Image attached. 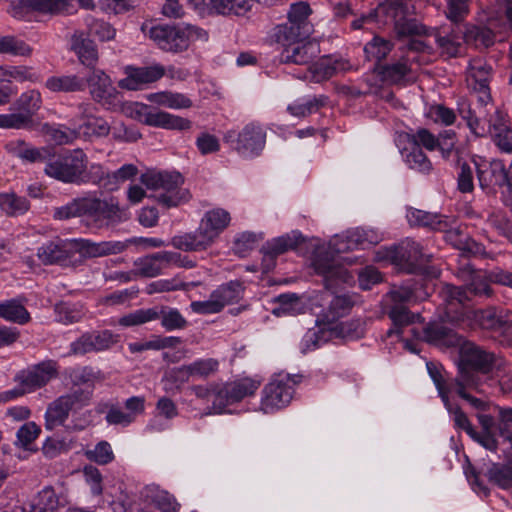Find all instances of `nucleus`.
<instances>
[{
  "label": "nucleus",
  "instance_id": "obj_1",
  "mask_svg": "<svg viewBox=\"0 0 512 512\" xmlns=\"http://www.w3.org/2000/svg\"><path fill=\"white\" fill-rule=\"evenodd\" d=\"M381 240L382 237L377 231L364 228H357L341 236H335L328 247L322 246L316 249L312 260L314 270L323 276L328 289L338 283H350L353 277L343 265L348 258L341 257L340 254L357 247L366 248L375 245Z\"/></svg>",
  "mask_w": 512,
  "mask_h": 512
},
{
  "label": "nucleus",
  "instance_id": "obj_2",
  "mask_svg": "<svg viewBox=\"0 0 512 512\" xmlns=\"http://www.w3.org/2000/svg\"><path fill=\"white\" fill-rule=\"evenodd\" d=\"M439 295L445 304L446 321L468 327L479 326L483 329L499 331L512 324V311L501 307H488L481 310H470L464 303L470 298L462 288L451 284H443Z\"/></svg>",
  "mask_w": 512,
  "mask_h": 512
},
{
  "label": "nucleus",
  "instance_id": "obj_3",
  "mask_svg": "<svg viewBox=\"0 0 512 512\" xmlns=\"http://www.w3.org/2000/svg\"><path fill=\"white\" fill-rule=\"evenodd\" d=\"M53 217L57 220L81 217L88 225L101 228L126 221L129 218V213L120 206L116 198L102 199L96 193L90 192L55 208Z\"/></svg>",
  "mask_w": 512,
  "mask_h": 512
},
{
  "label": "nucleus",
  "instance_id": "obj_4",
  "mask_svg": "<svg viewBox=\"0 0 512 512\" xmlns=\"http://www.w3.org/2000/svg\"><path fill=\"white\" fill-rule=\"evenodd\" d=\"M142 32L166 52L186 51L192 43L207 42L208 32L196 25L182 23L177 25H142Z\"/></svg>",
  "mask_w": 512,
  "mask_h": 512
},
{
  "label": "nucleus",
  "instance_id": "obj_5",
  "mask_svg": "<svg viewBox=\"0 0 512 512\" xmlns=\"http://www.w3.org/2000/svg\"><path fill=\"white\" fill-rule=\"evenodd\" d=\"M140 181L147 189L159 191L157 201L166 208L176 207L189 200L188 190L181 187L183 179L179 173L148 171Z\"/></svg>",
  "mask_w": 512,
  "mask_h": 512
},
{
  "label": "nucleus",
  "instance_id": "obj_6",
  "mask_svg": "<svg viewBox=\"0 0 512 512\" xmlns=\"http://www.w3.org/2000/svg\"><path fill=\"white\" fill-rule=\"evenodd\" d=\"M87 169V156L81 149L50 159L44 168L47 176L63 183L81 184Z\"/></svg>",
  "mask_w": 512,
  "mask_h": 512
},
{
  "label": "nucleus",
  "instance_id": "obj_7",
  "mask_svg": "<svg viewBox=\"0 0 512 512\" xmlns=\"http://www.w3.org/2000/svg\"><path fill=\"white\" fill-rule=\"evenodd\" d=\"M124 113L145 125L168 130H188L192 123L190 120L165 111L156 110L147 104L130 102L123 107Z\"/></svg>",
  "mask_w": 512,
  "mask_h": 512
},
{
  "label": "nucleus",
  "instance_id": "obj_8",
  "mask_svg": "<svg viewBox=\"0 0 512 512\" xmlns=\"http://www.w3.org/2000/svg\"><path fill=\"white\" fill-rule=\"evenodd\" d=\"M92 389L77 388L49 404L45 413V428L53 430L68 419L71 411H77L90 403Z\"/></svg>",
  "mask_w": 512,
  "mask_h": 512
},
{
  "label": "nucleus",
  "instance_id": "obj_9",
  "mask_svg": "<svg viewBox=\"0 0 512 512\" xmlns=\"http://www.w3.org/2000/svg\"><path fill=\"white\" fill-rule=\"evenodd\" d=\"M160 319L162 327L167 331L184 329L188 322L176 308L169 306L138 309L121 317L118 323L130 327Z\"/></svg>",
  "mask_w": 512,
  "mask_h": 512
},
{
  "label": "nucleus",
  "instance_id": "obj_10",
  "mask_svg": "<svg viewBox=\"0 0 512 512\" xmlns=\"http://www.w3.org/2000/svg\"><path fill=\"white\" fill-rule=\"evenodd\" d=\"M57 364L54 361H44L27 370L21 371L16 379L20 388L7 390L0 393V402L13 400L25 393L32 392L45 386L49 381L57 376Z\"/></svg>",
  "mask_w": 512,
  "mask_h": 512
},
{
  "label": "nucleus",
  "instance_id": "obj_11",
  "mask_svg": "<svg viewBox=\"0 0 512 512\" xmlns=\"http://www.w3.org/2000/svg\"><path fill=\"white\" fill-rule=\"evenodd\" d=\"M496 364V357L473 342L465 341L460 347V363L458 374L463 372L482 379L483 382L491 380L490 372Z\"/></svg>",
  "mask_w": 512,
  "mask_h": 512
},
{
  "label": "nucleus",
  "instance_id": "obj_12",
  "mask_svg": "<svg viewBox=\"0 0 512 512\" xmlns=\"http://www.w3.org/2000/svg\"><path fill=\"white\" fill-rule=\"evenodd\" d=\"M297 383L296 376L282 373L275 375L262 390L260 409L270 414L286 407L293 398Z\"/></svg>",
  "mask_w": 512,
  "mask_h": 512
},
{
  "label": "nucleus",
  "instance_id": "obj_13",
  "mask_svg": "<svg viewBox=\"0 0 512 512\" xmlns=\"http://www.w3.org/2000/svg\"><path fill=\"white\" fill-rule=\"evenodd\" d=\"M261 379L243 377L234 381L226 382L216 392V396L207 414H222L226 412L229 405L242 401L252 396L261 385Z\"/></svg>",
  "mask_w": 512,
  "mask_h": 512
},
{
  "label": "nucleus",
  "instance_id": "obj_14",
  "mask_svg": "<svg viewBox=\"0 0 512 512\" xmlns=\"http://www.w3.org/2000/svg\"><path fill=\"white\" fill-rule=\"evenodd\" d=\"M311 8L306 2H297L290 6L288 21L276 28L277 41L300 39L309 37L313 32V25L309 21Z\"/></svg>",
  "mask_w": 512,
  "mask_h": 512
},
{
  "label": "nucleus",
  "instance_id": "obj_15",
  "mask_svg": "<svg viewBox=\"0 0 512 512\" xmlns=\"http://www.w3.org/2000/svg\"><path fill=\"white\" fill-rule=\"evenodd\" d=\"M242 295V284L238 281H230L218 286L210 294L209 299L191 302L190 308L197 314H215L221 312L225 306L239 302Z\"/></svg>",
  "mask_w": 512,
  "mask_h": 512
},
{
  "label": "nucleus",
  "instance_id": "obj_16",
  "mask_svg": "<svg viewBox=\"0 0 512 512\" xmlns=\"http://www.w3.org/2000/svg\"><path fill=\"white\" fill-rule=\"evenodd\" d=\"M85 87L88 86L91 97L105 109L114 110L120 104L119 92L113 86L109 75L102 69L91 68L90 73L84 79Z\"/></svg>",
  "mask_w": 512,
  "mask_h": 512
},
{
  "label": "nucleus",
  "instance_id": "obj_17",
  "mask_svg": "<svg viewBox=\"0 0 512 512\" xmlns=\"http://www.w3.org/2000/svg\"><path fill=\"white\" fill-rule=\"evenodd\" d=\"M17 104L22 112L0 114V128L20 129L31 122V117L40 109L42 97L39 91L29 90L21 94Z\"/></svg>",
  "mask_w": 512,
  "mask_h": 512
},
{
  "label": "nucleus",
  "instance_id": "obj_18",
  "mask_svg": "<svg viewBox=\"0 0 512 512\" xmlns=\"http://www.w3.org/2000/svg\"><path fill=\"white\" fill-rule=\"evenodd\" d=\"M300 39L277 41L283 49L280 53V60L283 63L307 65L320 54V45L309 37Z\"/></svg>",
  "mask_w": 512,
  "mask_h": 512
},
{
  "label": "nucleus",
  "instance_id": "obj_19",
  "mask_svg": "<svg viewBox=\"0 0 512 512\" xmlns=\"http://www.w3.org/2000/svg\"><path fill=\"white\" fill-rule=\"evenodd\" d=\"M78 110V115L70 121V125L75 127L78 138L90 139L109 134L110 125L105 119L93 115L89 104L79 105Z\"/></svg>",
  "mask_w": 512,
  "mask_h": 512
},
{
  "label": "nucleus",
  "instance_id": "obj_20",
  "mask_svg": "<svg viewBox=\"0 0 512 512\" xmlns=\"http://www.w3.org/2000/svg\"><path fill=\"white\" fill-rule=\"evenodd\" d=\"M491 72V66L481 58L471 60L467 70V84L476 94L477 102L484 106L492 100L488 86Z\"/></svg>",
  "mask_w": 512,
  "mask_h": 512
},
{
  "label": "nucleus",
  "instance_id": "obj_21",
  "mask_svg": "<svg viewBox=\"0 0 512 512\" xmlns=\"http://www.w3.org/2000/svg\"><path fill=\"white\" fill-rule=\"evenodd\" d=\"M266 143V131L257 122H250L238 133L234 149L243 157L258 156Z\"/></svg>",
  "mask_w": 512,
  "mask_h": 512
},
{
  "label": "nucleus",
  "instance_id": "obj_22",
  "mask_svg": "<svg viewBox=\"0 0 512 512\" xmlns=\"http://www.w3.org/2000/svg\"><path fill=\"white\" fill-rule=\"evenodd\" d=\"M489 387V382H483L482 379L474 377L467 372L455 377V390L454 393L468 401L470 405L477 410H486L488 402L484 399L472 396L469 391H474L480 394H486Z\"/></svg>",
  "mask_w": 512,
  "mask_h": 512
},
{
  "label": "nucleus",
  "instance_id": "obj_23",
  "mask_svg": "<svg viewBox=\"0 0 512 512\" xmlns=\"http://www.w3.org/2000/svg\"><path fill=\"white\" fill-rule=\"evenodd\" d=\"M37 256L44 264H59L73 267L82 264L81 260L74 258L73 242H48L38 248Z\"/></svg>",
  "mask_w": 512,
  "mask_h": 512
},
{
  "label": "nucleus",
  "instance_id": "obj_24",
  "mask_svg": "<svg viewBox=\"0 0 512 512\" xmlns=\"http://www.w3.org/2000/svg\"><path fill=\"white\" fill-rule=\"evenodd\" d=\"M125 78L118 82V86L126 90H138L145 84L153 83L165 74L163 66L155 64L152 66L135 67L126 66L124 69Z\"/></svg>",
  "mask_w": 512,
  "mask_h": 512
},
{
  "label": "nucleus",
  "instance_id": "obj_25",
  "mask_svg": "<svg viewBox=\"0 0 512 512\" xmlns=\"http://www.w3.org/2000/svg\"><path fill=\"white\" fill-rule=\"evenodd\" d=\"M384 255L378 252L377 258L379 260H388L396 265L402 264H416L424 260H429V256L422 252V247L419 243L407 240L401 245L386 249Z\"/></svg>",
  "mask_w": 512,
  "mask_h": 512
},
{
  "label": "nucleus",
  "instance_id": "obj_26",
  "mask_svg": "<svg viewBox=\"0 0 512 512\" xmlns=\"http://www.w3.org/2000/svg\"><path fill=\"white\" fill-rule=\"evenodd\" d=\"M497 109L492 100L490 105L484 106L477 102L476 109L472 110L469 106L462 105L459 109L460 115L466 121L471 133L476 137H486L489 133V118L494 114Z\"/></svg>",
  "mask_w": 512,
  "mask_h": 512
},
{
  "label": "nucleus",
  "instance_id": "obj_27",
  "mask_svg": "<svg viewBox=\"0 0 512 512\" xmlns=\"http://www.w3.org/2000/svg\"><path fill=\"white\" fill-rule=\"evenodd\" d=\"M231 220L232 218L229 211L216 207L204 213L198 227L212 246L219 236L229 227Z\"/></svg>",
  "mask_w": 512,
  "mask_h": 512
},
{
  "label": "nucleus",
  "instance_id": "obj_28",
  "mask_svg": "<svg viewBox=\"0 0 512 512\" xmlns=\"http://www.w3.org/2000/svg\"><path fill=\"white\" fill-rule=\"evenodd\" d=\"M489 133L492 141L501 152L512 153V129L508 117L499 109L489 118Z\"/></svg>",
  "mask_w": 512,
  "mask_h": 512
},
{
  "label": "nucleus",
  "instance_id": "obj_29",
  "mask_svg": "<svg viewBox=\"0 0 512 512\" xmlns=\"http://www.w3.org/2000/svg\"><path fill=\"white\" fill-rule=\"evenodd\" d=\"M73 248L74 255L78 252L80 255L78 260L83 262V259L86 258L104 257L121 253L125 249V245L119 241L93 242L88 239H79L73 241Z\"/></svg>",
  "mask_w": 512,
  "mask_h": 512
},
{
  "label": "nucleus",
  "instance_id": "obj_30",
  "mask_svg": "<svg viewBox=\"0 0 512 512\" xmlns=\"http://www.w3.org/2000/svg\"><path fill=\"white\" fill-rule=\"evenodd\" d=\"M18 7L13 6V15L21 16L22 12L33 10L48 14H70L74 6L70 0H17Z\"/></svg>",
  "mask_w": 512,
  "mask_h": 512
},
{
  "label": "nucleus",
  "instance_id": "obj_31",
  "mask_svg": "<svg viewBox=\"0 0 512 512\" xmlns=\"http://www.w3.org/2000/svg\"><path fill=\"white\" fill-rule=\"evenodd\" d=\"M479 185L482 189L492 185L502 186L508 179L504 165L500 161L487 162L481 158L474 161Z\"/></svg>",
  "mask_w": 512,
  "mask_h": 512
},
{
  "label": "nucleus",
  "instance_id": "obj_32",
  "mask_svg": "<svg viewBox=\"0 0 512 512\" xmlns=\"http://www.w3.org/2000/svg\"><path fill=\"white\" fill-rule=\"evenodd\" d=\"M141 495L146 502L153 504L161 512H178L179 504L175 497L158 485H147Z\"/></svg>",
  "mask_w": 512,
  "mask_h": 512
},
{
  "label": "nucleus",
  "instance_id": "obj_33",
  "mask_svg": "<svg viewBox=\"0 0 512 512\" xmlns=\"http://www.w3.org/2000/svg\"><path fill=\"white\" fill-rule=\"evenodd\" d=\"M71 48L81 64L90 69L95 68L98 61V51L92 40L86 38L83 33H76L72 37Z\"/></svg>",
  "mask_w": 512,
  "mask_h": 512
},
{
  "label": "nucleus",
  "instance_id": "obj_34",
  "mask_svg": "<svg viewBox=\"0 0 512 512\" xmlns=\"http://www.w3.org/2000/svg\"><path fill=\"white\" fill-rule=\"evenodd\" d=\"M403 142L406 143V145L400 149V152L408 167L423 173L429 172L432 168V164L421 147H419L416 142Z\"/></svg>",
  "mask_w": 512,
  "mask_h": 512
},
{
  "label": "nucleus",
  "instance_id": "obj_35",
  "mask_svg": "<svg viewBox=\"0 0 512 512\" xmlns=\"http://www.w3.org/2000/svg\"><path fill=\"white\" fill-rule=\"evenodd\" d=\"M146 99L158 106L169 109H188L192 106V101L186 95L172 91H160L146 95Z\"/></svg>",
  "mask_w": 512,
  "mask_h": 512
},
{
  "label": "nucleus",
  "instance_id": "obj_36",
  "mask_svg": "<svg viewBox=\"0 0 512 512\" xmlns=\"http://www.w3.org/2000/svg\"><path fill=\"white\" fill-rule=\"evenodd\" d=\"M171 244L174 248L186 252L204 251L211 247V244L199 227L194 232L174 236L171 240Z\"/></svg>",
  "mask_w": 512,
  "mask_h": 512
},
{
  "label": "nucleus",
  "instance_id": "obj_37",
  "mask_svg": "<svg viewBox=\"0 0 512 512\" xmlns=\"http://www.w3.org/2000/svg\"><path fill=\"white\" fill-rule=\"evenodd\" d=\"M41 75L28 66H0V83L13 81L36 83L41 80Z\"/></svg>",
  "mask_w": 512,
  "mask_h": 512
},
{
  "label": "nucleus",
  "instance_id": "obj_38",
  "mask_svg": "<svg viewBox=\"0 0 512 512\" xmlns=\"http://www.w3.org/2000/svg\"><path fill=\"white\" fill-rule=\"evenodd\" d=\"M300 236L298 232L294 231L291 234L282 235L267 241L262 248L264 256L273 259L288 250L294 249L299 243Z\"/></svg>",
  "mask_w": 512,
  "mask_h": 512
},
{
  "label": "nucleus",
  "instance_id": "obj_39",
  "mask_svg": "<svg viewBox=\"0 0 512 512\" xmlns=\"http://www.w3.org/2000/svg\"><path fill=\"white\" fill-rule=\"evenodd\" d=\"M376 14L378 17L385 16L386 23H393L395 26H399L408 14L406 0H386L379 5Z\"/></svg>",
  "mask_w": 512,
  "mask_h": 512
},
{
  "label": "nucleus",
  "instance_id": "obj_40",
  "mask_svg": "<svg viewBox=\"0 0 512 512\" xmlns=\"http://www.w3.org/2000/svg\"><path fill=\"white\" fill-rule=\"evenodd\" d=\"M0 318L20 325L30 321V313L19 299L0 302Z\"/></svg>",
  "mask_w": 512,
  "mask_h": 512
},
{
  "label": "nucleus",
  "instance_id": "obj_41",
  "mask_svg": "<svg viewBox=\"0 0 512 512\" xmlns=\"http://www.w3.org/2000/svg\"><path fill=\"white\" fill-rule=\"evenodd\" d=\"M389 317L393 322V327L387 331V337L399 336L403 326L410 325L421 319L419 314L411 313L402 304H395L389 311Z\"/></svg>",
  "mask_w": 512,
  "mask_h": 512
},
{
  "label": "nucleus",
  "instance_id": "obj_42",
  "mask_svg": "<svg viewBox=\"0 0 512 512\" xmlns=\"http://www.w3.org/2000/svg\"><path fill=\"white\" fill-rule=\"evenodd\" d=\"M45 86L52 92H77L85 89L84 78L77 75L51 76Z\"/></svg>",
  "mask_w": 512,
  "mask_h": 512
},
{
  "label": "nucleus",
  "instance_id": "obj_43",
  "mask_svg": "<svg viewBox=\"0 0 512 512\" xmlns=\"http://www.w3.org/2000/svg\"><path fill=\"white\" fill-rule=\"evenodd\" d=\"M463 41L477 48H487L494 44L495 35L488 27L468 24L463 32Z\"/></svg>",
  "mask_w": 512,
  "mask_h": 512
},
{
  "label": "nucleus",
  "instance_id": "obj_44",
  "mask_svg": "<svg viewBox=\"0 0 512 512\" xmlns=\"http://www.w3.org/2000/svg\"><path fill=\"white\" fill-rule=\"evenodd\" d=\"M354 304L355 300L350 295L342 294L334 296L324 314L326 322L333 323L337 319L344 317L349 313Z\"/></svg>",
  "mask_w": 512,
  "mask_h": 512
},
{
  "label": "nucleus",
  "instance_id": "obj_45",
  "mask_svg": "<svg viewBox=\"0 0 512 512\" xmlns=\"http://www.w3.org/2000/svg\"><path fill=\"white\" fill-rule=\"evenodd\" d=\"M426 367L431 379L437 388L441 400H445L447 397H450L455 390V377H444L441 371V367L437 366L433 362H427Z\"/></svg>",
  "mask_w": 512,
  "mask_h": 512
},
{
  "label": "nucleus",
  "instance_id": "obj_46",
  "mask_svg": "<svg viewBox=\"0 0 512 512\" xmlns=\"http://www.w3.org/2000/svg\"><path fill=\"white\" fill-rule=\"evenodd\" d=\"M0 209L8 216H18L28 211L29 202L12 192L0 193Z\"/></svg>",
  "mask_w": 512,
  "mask_h": 512
},
{
  "label": "nucleus",
  "instance_id": "obj_47",
  "mask_svg": "<svg viewBox=\"0 0 512 512\" xmlns=\"http://www.w3.org/2000/svg\"><path fill=\"white\" fill-rule=\"evenodd\" d=\"M392 47L393 44L391 41L380 36H374L372 40L364 46V53L369 61L378 63L386 58L391 52Z\"/></svg>",
  "mask_w": 512,
  "mask_h": 512
},
{
  "label": "nucleus",
  "instance_id": "obj_48",
  "mask_svg": "<svg viewBox=\"0 0 512 512\" xmlns=\"http://www.w3.org/2000/svg\"><path fill=\"white\" fill-rule=\"evenodd\" d=\"M327 101V97H311L303 100L295 101L288 106V111L296 117H306L313 112H316Z\"/></svg>",
  "mask_w": 512,
  "mask_h": 512
},
{
  "label": "nucleus",
  "instance_id": "obj_49",
  "mask_svg": "<svg viewBox=\"0 0 512 512\" xmlns=\"http://www.w3.org/2000/svg\"><path fill=\"white\" fill-rule=\"evenodd\" d=\"M43 131L47 137L58 145L68 144L73 142L77 137L75 127H66L64 125H49L43 126Z\"/></svg>",
  "mask_w": 512,
  "mask_h": 512
},
{
  "label": "nucleus",
  "instance_id": "obj_50",
  "mask_svg": "<svg viewBox=\"0 0 512 512\" xmlns=\"http://www.w3.org/2000/svg\"><path fill=\"white\" fill-rule=\"evenodd\" d=\"M460 33L452 30L446 35H438L436 37L437 45L443 54L449 57H455L460 54L463 40V36L461 37Z\"/></svg>",
  "mask_w": 512,
  "mask_h": 512
},
{
  "label": "nucleus",
  "instance_id": "obj_51",
  "mask_svg": "<svg viewBox=\"0 0 512 512\" xmlns=\"http://www.w3.org/2000/svg\"><path fill=\"white\" fill-rule=\"evenodd\" d=\"M487 477L490 482L502 489L512 487V466L503 464H492L487 470Z\"/></svg>",
  "mask_w": 512,
  "mask_h": 512
},
{
  "label": "nucleus",
  "instance_id": "obj_52",
  "mask_svg": "<svg viewBox=\"0 0 512 512\" xmlns=\"http://www.w3.org/2000/svg\"><path fill=\"white\" fill-rule=\"evenodd\" d=\"M410 72L407 61L402 59L398 62L385 65L381 69L382 79L391 84H398L405 80Z\"/></svg>",
  "mask_w": 512,
  "mask_h": 512
},
{
  "label": "nucleus",
  "instance_id": "obj_53",
  "mask_svg": "<svg viewBox=\"0 0 512 512\" xmlns=\"http://www.w3.org/2000/svg\"><path fill=\"white\" fill-rule=\"evenodd\" d=\"M88 33L97 37L100 41H109L115 37V29L107 22L88 16L85 19Z\"/></svg>",
  "mask_w": 512,
  "mask_h": 512
},
{
  "label": "nucleus",
  "instance_id": "obj_54",
  "mask_svg": "<svg viewBox=\"0 0 512 512\" xmlns=\"http://www.w3.org/2000/svg\"><path fill=\"white\" fill-rule=\"evenodd\" d=\"M138 173V168L133 164H124L115 172L108 175V181L104 184V189L114 191L127 180L132 179Z\"/></svg>",
  "mask_w": 512,
  "mask_h": 512
},
{
  "label": "nucleus",
  "instance_id": "obj_55",
  "mask_svg": "<svg viewBox=\"0 0 512 512\" xmlns=\"http://www.w3.org/2000/svg\"><path fill=\"white\" fill-rule=\"evenodd\" d=\"M193 378L189 364L176 367L168 371L163 379L164 390L170 391L173 386L179 388L182 384Z\"/></svg>",
  "mask_w": 512,
  "mask_h": 512
},
{
  "label": "nucleus",
  "instance_id": "obj_56",
  "mask_svg": "<svg viewBox=\"0 0 512 512\" xmlns=\"http://www.w3.org/2000/svg\"><path fill=\"white\" fill-rule=\"evenodd\" d=\"M32 49L24 41L13 36L0 37V54H10L14 56H28Z\"/></svg>",
  "mask_w": 512,
  "mask_h": 512
},
{
  "label": "nucleus",
  "instance_id": "obj_57",
  "mask_svg": "<svg viewBox=\"0 0 512 512\" xmlns=\"http://www.w3.org/2000/svg\"><path fill=\"white\" fill-rule=\"evenodd\" d=\"M219 361L215 358H200L189 364L193 378H208L219 370Z\"/></svg>",
  "mask_w": 512,
  "mask_h": 512
},
{
  "label": "nucleus",
  "instance_id": "obj_58",
  "mask_svg": "<svg viewBox=\"0 0 512 512\" xmlns=\"http://www.w3.org/2000/svg\"><path fill=\"white\" fill-rule=\"evenodd\" d=\"M406 217L412 226H425L436 229L441 223L438 215L419 209H409Z\"/></svg>",
  "mask_w": 512,
  "mask_h": 512
},
{
  "label": "nucleus",
  "instance_id": "obj_59",
  "mask_svg": "<svg viewBox=\"0 0 512 512\" xmlns=\"http://www.w3.org/2000/svg\"><path fill=\"white\" fill-rule=\"evenodd\" d=\"M445 408L448 410L451 415L454 424L456 427L467 432L471 437H475V431L467 417V415L461 410V408L450 401V397H447L445 400H442Z\"/></svg>",
  "mask_w": 512,
  "mask_h": 512
},
{
  "label": "nucleus",
  "instance_id": "obj_60",
  "mask_svg": "<svg viewBox=\"0 0 512 512\" xmlns=\"http://www.w3.org/2000/svg\"><path fill=\"white\" fill-rule=\"evenodd\" d=\"M41 432L35 422H26L17 431L15 444L23 449L31 450L30 445L38 438Z\"/></svg>",
  "mask_w": 512,
  "mask_h": 512
},
{
  "label": "nucleus",
  "instance_id": "obj_61",
  "mask_svg": "<svg viewBox=\"0 0 512 512\" xmlns=\"http://www.w3.org/2000/svg\"><path fill=\"white\" fill-rule=\"evenodd\" d=\"M134 267L138 275L150 278L156 277L163 271L155 254L137 259Z\"/></svg>",
  "mask_w": 512,
  "mask_h": 512
},
{
  "label": "nucleus",
  "instance_id": "obj_62",
  "mask_svg": "<svg viewBox=\"0 0 512 512\" xmlns=\"http://www.w3.org/2000/svg\"><path fill=\"white\" fill-rule=\"evenodd\" d=\"M451 330L441 323H431L423 330V339L432 344L450 342Z\"/></svg>",
  "mask_w": 512,
  "mask_h": 512
},
{
  "label": "nucleus",
  "instance_id": "obj_63",
  "mask_svg": "<svg viewBox=\"0 0 512 512\" xmlns=\"http://www.w3.org/2000/svg\"><path fill=\"white\" fill-rule=\"evenodd\" d=\"M258 240V236L253 232L239 233L234 238L233 250L238 256L244 257L256 247Z\"/></svg>",
  "mask_w": 512,
  "mask_h": 512
},
{
  "label": "nucleus",
  "instance_id": "obj_64",
  "mask_svg": "<svg viewBox=\"0 0 512 512\" xmlns=\"http://www.w3.org/2000/svg\"><path fill=\"white\" fill-rule=\"evenodd\" d=\"M86 457L99 465H106L113 461L114 453L107 441H101L93 449L85 452Z\"/></svg>",
  "mask_w": 512,
  "mask_h": 512
}]
</instances>
